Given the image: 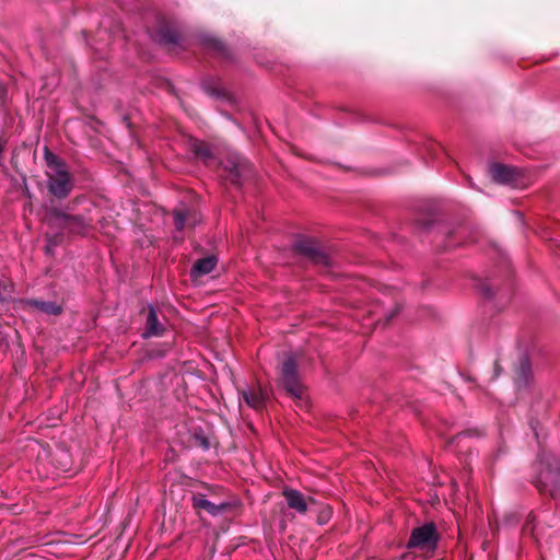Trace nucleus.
Listing matches in <instances>:
<instances>
[{"label": "nucleus", "instance_id": "a878e982", "mask_svg": "<svg viewBox=\"0 0 560 560\" xmlns=\"http://www.w3.org/2000/svg\"><path fill=\"white\" fill-rule=\"evenodd\" d=\"M434 221L431 218H424L417 220V224L422 230H429L433 225Z\"/></svg>", "mask_w": 560, "mask_h": 560}, {"label": "nucleus", "instance_id": "412c9836", "mask_svg": "<svg viewBox=\"0 0 560 560\" xmlns=\"http://www.w3.org/2000/svg\"><path fill=\"white\" fill-rule=\"evenodd\" d=\"M191 147L192 152L197 158L202 159L205 161L212 158V151L208 143L202 141H195Z\"/></svg>", "mask_w": 560, "mask_h": 560}, {"label": "nucleus", "instance_id": "393cba45", "mask_svg": "<svg viewBox=\"0 0 560 560\" xmlns=\"http://www.w3.org/2000/svg\"><path fill=\"white\" fill-rule=\"evenodd\" d=\"M463 234H464V230H463L462 228H460L459 230H456V231H450V232L447 233V244L445 245V249H448V248H451V247L455 246V244H452V243H451V238H452L453 236H457V235H458V236H460V237H462V236H463Z\"/></svg>", "mask_w": 560, "mask_h": 560}, {"label": "nucleus", "instance_id": "aec40b11", "mask_svg": "<svg viewBox=\"0 0 560 560\" xmlns=\"http://www.w3.org/2000/svg\"><path fill=\"white\" fill-rule=\"evenodd\" d=\"M317 513L316 522L319 525L327 524L332 515V509L327 504H319L317 502V505H314L313 509Z\"/></svg>", "mask_w": 560, "mask_h": 560}, {"label": "nucleus", "instance_id": "f8f14e48", "mask_svg": "<svg viewBox=\"0 0 560 560\" xmlns=\"http://www.w3.org/2000/svg\"><path fill=\"white\" fill-rule=\"evenodd\" d=\"M241 396L245 404L253 408L254 410L261 412L266 406L267 394L258 387H249L247 389H243Z\"/></svg>", "mask_w": 560, "mask_h": 560}, {"label": "nucleus", "instance_id": "39448f33", "mask_svg": "<svg viewBox=\"0 0 560 560\" xmlns=\"http://www.w3.org/2000/svg\"><path fill=\"white\" fill-rule=\"evenodd\" d=\"M252 164L242 155L232 154L222 163L221 176L232 185L241 187L245 180L252 178Z\"/></svg>", "mask_w": 560, "mask_h": 560}, {"label": "nucleus", "instance_id": "c756f323", "mask_svg": "<svg viewBox=\"0 0 560 560\" xmlns=\"http://www.w3.org/2000/svg\"><path fill=\"white\" fill-rule=\"evenodd\" d=\"M5 96H7V90L3 86V84L0 83V103H2L4 101Z\"/></svg>", "mask_w": 560, "mask_h": 560}, {"label": "nucleus", "instance_id": "2eb2a0df", "mask_svg": "<svg viewBox=\"0 0 560 560\" xmlns=\"http://www.w3.org/2000/svg\"><path fill=\"white\" fill-rule=\"evenodd\" d=\"M28 308L37 310L47 315H60L63 311L62 305L56 301H43L38 299H27L23 301Z\"/></svg>", "mask_w": 560, "mask_h": 560}, {"label": "nucleus", "instance_id": "bb28decb", "mask_svg": "<svg viewBox=\"0 0 560 560\" xmlns=\"http://www.w3.org/2000/svg\"><path fill=\"white\" fill-rule=\"evenodd\" d=\"M400 312V306H396L390 313L384 317L383 326H387L390 320Z\"/></svg>", "mask_w": 560, "mask_h": 560}, {"label": "nucleus", "instance_id": "f03ea898", "mask_svg": "<svg viewBox=\"0 0 560 560\" xmlns=\"http://www.w3.org/2000/svg\"><path fill=\"white\" fill-rule=\"evenodd\" d=\"M48 190L57 199L67 198L74 187L72 175L66 161L45 148Z\"/></svg>", "mask_w": 560, "mask_h": 560}, {"label": "nucleus", "instance_id": "f257e3e1", "mask_svg": "<svg viewBox=\"0 0 560 560\" xmlns=\"http://www.w3.org/2000/svg\"><path fill=\"white\" fill-rule=\"evenodd\" d=\"M303 354L299 352L285 353L278 366V385L301 408L307 407L306 387L302 383L299 365Z\"/></svg>", "mask_w": 560, "mask_h": 560}, {"label": "nucleus", "instance_id": "9b49d317", "mask_svg": "<svg viewBox=\"0 0 560 560\" xmlns=\"http://www.w3.org/2000/svg\"><path fill=\"white\" fill-rule=\"evenodd\" d=\"M173 217L177 231H183L185 228H194L200 221L199 213L191 208L175 209Z\"/></svg>", "mask_w": 560, "mask_h": 560}, {"label": "nucleus", "instance_id": "7ed1b4c3", "mask_svg": "<svg viewBox=\"0 0 560 560\" xmlns=\"http://www.w3.org/2000/svg\"><path fill=\"white\" fill-rule=\"evenodd\" d=\"M293 252L319 269L331 267L332 258L328 248L314 237H300L293 244Z\"/></svg>", "mask_w": 560, "mask_h": 560}, {"label": "nucleus", "instance_id": "6e6552de", "mask_svg": "<svg viewBox=\"0 0 560 560\" xmlns=\"http://www.w3.org/2000/svg\"><path fill=\"white\" fill-rule=\"evenodd\" d=\"M488 174L493 183L500 185H514L522 177L517 167L500 162H491L488 165Z\"/></svg>", "mask_w": 560, "mask_h": 560}, {"label": "nucleus", "instance_id": "5701e85b", "mask_svg": "<svg viewBox=\"0 0 560 560\" xmlns=\"http://www.w3.org/2000/svg\"><path fill=\"white\" fill-rule=\"evenodd\" d=\"M478 288L485 299L490 300L494 296L493 285L488 281H481Z\"/></svg>", "mask_w": 560, "mask_h": 560}, {"label": "nucleus", "instance_id": "4468645a", "mask_svg": "<svg viewBox=\"0 0 560 560\" xmlns=\"http://www.w3.org/2000/svg\"><path fill=\"white\" fill-rule=\"evenodd\" d=\"M200 40L202 46L207 50L211 51L215 57L226 60L232 59V52L230 48L220 39L207 35L202 36Z\"/></svg>", "mask_w": 560, "mask_h": 560}, {"label": "nucleus", "instance_id": "423d86ee", "mask_svg": "<svg viewBox=\"0 0 560 560\" xmlns=\"http://www.w3.org/2000/svg\"><path fill=\"white\" fill-rule=\"evenodd\" d=\"M440 534L434 523L429 522L411 530L406 547L408 549H419L423 551H433L438 547Z\"/></svg>", "mask_w": 560, "mask_h": 560}, {"label": "nucleus", "instance_id": "dca6fc26", "mask_svg": "<svg viewBox=\"0 0 560 560\" xmlns=\"http://www.w3.org/2000/svg\"><path fill=\"white\" fill-rule=\"evenodd\" d=\"M217 261L215 256H207L195 261L190 270L191 279L196 280L209 275L217 266Z\"/></svg>", "mask_w": 560, "mask_h": 560}, {"label": "nucleus", "instance_id": "ddd939ff", "mask_svg": "<svg viewBox=\"0 0 560 560\" xmlns=\"http://www.w3.org/2000/svg\"><path fill=\"white\" fill-rule=\"evenodd\" d=\"M147 311L145 328L142 336L144 338L162 336L165 331V326L159 320L155 308L152 305H148Z\"/></svg>", "mask_w": 560, "mask_h": 560}, {"label": "nucleus", "instance_id": "f3484780", "mask_svg": "<svg viewBox=\"0 0 560 560\" xmlns=\"http://www.w3.org/2000/svg\"><path fill=\"white\" fill-rule=\"evenodd\" d=\"M530 373L532 369L528 358L525 355L521 357L518 366L515 371V383L517 387L526 386L528 384Z\"/></svg>", "mask_w": 560, "mask_h": 560}, {"label": "nucleus", "instance_id": "c85d7f7f", "mask_svg": "<svg viewBox=\"0 0 560 560\" xmlns=\"http://www.w3.org/2000/svg\"><path fill=\"white\" fill-rule=\"evenodd\" d=\"M534 521V516L532 514L528 515L526 524L524 526L525 532H530L533 534L534 527L532 526V522Z\"/></svg>", "mask_w": 560, "mask_h": 560}, {"label": "nucleus", "instance_id": "b1692460", "mask_svg": "<svg viewBox=\"0 0 560 560\" xmlns=\"http://www.w3.org/2000/svg\"><path fill=\"white\" fill-rule=\"evenodd\" d=\"M202 88L205 90L206 93H208L209 95H212V96H221V92L218 88L213 86L212 83L210 81H205L202 83Z\"/></svg>", "mask_w": 560, "mask_h": 560}, {"label": "nucleus", "instance_id": "4be33fe9", "mask_svg": "<svg viewBox=\"0 0 560 560\" xmlns=\"http://www.w3.org/2000/svg\"><path fill=\"white\" fill-rule=\"evenodd\" d=\"M46 241H47V244L45 246V252L48 255H52L54 249L63 242V234L56 233L54 235H46Z\"/></svg>", "mask_w": 560, "mask_h": 560}, {"label": "nucleus", "instance_id": "20e7f679", "mask_svg": "<svg viewBox=\"0 0 560 560\" xmlns=\"http://www.w3.org/2000/svg\"><path fill=\"white\" fill-rule=\"evenodd\" d=\"M78 198L68 203L65 209L58 207H50L47 213L50 220L60 229L67 230L71 234H84L91 220L83 214H71L70 211L73 206L78 203Z\"/></svg>", "mask_w": 560, "mask_h": 560}, {"label": "nucleus", "instance_id": "6ab92c4d", "mask_svg": "<svg viewBox=\"0 0 560 560\" xmlns=\"http://www.w3.org/2000/svg\"><path fill=\"white\" fill-rule=\"evenodd\" d=\"M191 441L195 446L208 451L210 448V442L202 428H194L191 433Z\"/></svg>", "mask_w": 560, "mask_h": 560}, {"label": "nucleus", "instance_id": "9d476101", "mask_svg": "<svg viewBox=\"0 0 560 560\" xmlns=\"http://www.w3.org/2000/svg\"><path fill=\"white\" fill-rule=\"evenodd\" d=\"M282 495L288 506L300 514H305L314 505H317V501L313 497H305L302 492L292 488L283 489Z\"/></svg>", "mask_w": 560, "mask_h": 560}, {"label": "nucleus", "instance_id": "0eeeda50", "mask_svg": "<svg viewBox=\"0 0 560 560\" xmlns=\"http://www.w3.org/2000/svg\"><path fill=\"white\" fill-rule=\"evenodd\" d=\"M206 489L207 493L195 492L191 495V504L197 514L205 511L212 516H221L232 511L233 505L228 501L209 500V495L214 491L212 486H206Z\"/></svg>", "mask_w": 560, "mask_h": 560}, {"label": "nucleus", "instance_id": "a211bd4d", "mask_svg": "<svg viewBox=\"0 0 560 560\" xmlns=\"http://www.w3.org/2000/svg\"><path fill=\"white\" fill-rule=\"evenodd\" d=\"M536 487L539 492L548 491L552 498L560 500V471L556 472L551 488H548L540 479L536 482Z\"/></svg>", "mask_w": 560, "mask_h": 560}, {"label": "nucleus", "instance_id": "cd10ccee", "mask_svg": "<svg viewBox=\"0 0 560 560\" xmlns=\"http://www.w3.org/2000/svg\"><path fill=\"white\" fill-rule=\"evenodd\" d=\"M501 372H502V368L500 365V362H499V360H495L493 363V375L491 376L490 380L491 381L497 380L500 376Z\"/></svg>", "mask_w": 560, "mask_h": 560}, {"label": "nucleus", "instance_id": "1a4fd4ad", "mask_svg": "<svg viewBox=\"0 0 560 560\" xmlns=\"http://www.w3.org/2000/svg\"><path fill=\"white\" fill-rule=\"evenodd\" d=\"M151 38L161 45L174 46L179 43L180 37L170 21L160 19L151 32Z\"/></svg>", "mask_w": 560, "mask_h": 560}]
</instances>
